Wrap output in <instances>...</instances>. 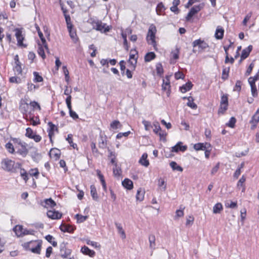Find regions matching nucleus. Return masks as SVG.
Instances as JSON below:
<instances>
[{"label": "nucleus", "instance_id": "obj_1", "mask_svg": "<svg viewBox=\"0 0 259 259\" xmlns=\"http://www.w3.org/2000/svg\"><path fill=\"white\" fill-rule=\"evenodd\" d=\"M211 151V146L210 144L207 143H199L195 144V156H197V160H199L203 158V154L204 157L208 159L209 157Z\"/></svg>", "mask_w": 259, "mask_h": 259}, {"label": "nucleus", "instance_id": "obj_2", "mask_svg": "<svg viewBox=\"0 0 259 259\" xmlns=\"http://www.w3.org/2000/svg\"><path fill=\"white\" fill-rule=\"evenodd\" d=\"M2 168L7 171L17 172L21 168V163L15 162L14 161L8 158L4 159L1 162Z\"/></svg>", "mask_w": 259, "mask_h": 259}, {"label": "nucleus", "instance_id": "obj_3", "mask_svg": "<svg viewBox=\"0 0 259 259\" xmlns=\"http://www.w3.org/2000/svg\"><path fill=\"white\" fill-rule=\"evenodd\" d=\"M42 241L41 240H31L22 244L26 250H30L32 253L39 254L40 253Z\"/></svg>", "mask_w": 259, "mask_h": 259}, {"label": "nucleus", "instance_id": "obj_4", "mask_svg": "<svg viewBox=\"0 0 259 259\" xmlns=\"http://www.w3.org/2000/svg\"><path fill=\"white\" fill-rule=\"evenodd\" d=\"M15 144H18L15 145V149L17 150V153L25 157L28 154V151L26 148V144L25 142H22L19 139H14L13 140Z\"/></svg>", "mask_w": 259, "mask_h": 259}, {"label": "nucleus", "instance_id": "obj_5", "mask_svg": "<svg viewBox=\"0 0 259 259\" xmlns=\"http://www.w3.org/2000/svg\"><path fill=\"white\" fill-rule=\"evenodd\" d=\"M138 58V52L136 49H131L128 62L131 65V68L133 70H135L136 67Z\"/></svg>", "mask_w": 259, "mask_h": 259}, {"label": "nucleus", "instance_id": "obj_6", "mask_svg": "<svg viewBox=\"0 0 259 259\" xmlns=\"http://www.w3.org/2000/svg\"><path fill=\"white\" fill-rule=\"evenodd\" d=\"M257 80H259V70L254 77H250L248 79V82L251 87V94L253 97H256L257 95V90L255 84V81Z\"/></svg>", "mask_w": 259, "mask_h": 259}, {"label": "nucleus", "instance_id": "obj_7", "mask_svg": "<svg viewBox=\"0 0 259 259\" xmlns=\"http://www.w3.org/2000/svg\"><path fill=\"white\" fill-rule=\"evenodd\" d=\"M96 25L94 26V28L101 33H106L109 32L110 30L109 26L107 25L106 23H103L101 21H97L95 22Z\"/></svg>", "mask_w": 259, "mask_h": 259}, {"label": "nucleus", "instance_id": "obj_8", "mask_svg": "<svg viewBox=\"0 0 259 259\" xmlns=\"http://www.w3.org/2000/svg\"><path fill=\"white\" fill-rule=\"evenodd\" d=\"M67 243L64 242L60 244V252L61 256L63 258H67L71 253V250L67 247Z\"/></svg>", "mask_w": 259, "mask_h": 259}, {"label": "nucleus", "instance_id": "obj_9", "mask_svg": "<svg viewBox=\"0 0 259 259\" xmlns=\"http://www.w3.org/2000/svg\"><path fill=\"white\" fill-rule=\"evenodd\" d=\"M156 28L154 24H151L148 29V34L147 36V39L148 40V38L151 40V44L154 46L156 44L155 41V34L156 33Z\"/></svg>", "mask_w": 259, "mask_h": 259}, {"label": "nucleus", "instance_id": "obj_10", "mask_svg": "<svg viewBox=\"0 0 259 259\" xmlns=\"http://www.w3.org/2000/svg\"><path fill=\"white\" fill-rule=\"evenodd\" d=\"M195 47H197L199 53L205 51L209 48L208 44L206 42L200 39L195 40Z\"/></svg>", "mask_w": 259, "mask_h": 259}, {"label": "nucleus", "instance_id": "obj_11", "mask_svg": "<svg viewBox=\"0 0 259 259\" xmlns=\"http://www.w3.org/2000/svg\"><path fill=\"white\" fill-rule=\"evenodd\" d=\"M187 149L186 145H183L182 142H179L176 145L171 147V152L178 153L180 151L185 152Z\"/></svg>", "mask_w": 259, "mask_h": 259}, {"label": "nucleus", "instance_id": "obj_12", "mask_svg": "<svg viewBox=\"0 0 259 259\" xmlns=\"http://www.w3.org/2000/svg\"><path fill=\"white\" fill-rule=\"evenodd\" d=\"M59 229L63 232H67L69 233H73L76 229L75 226H73L69 224H62Z\"/></svg>", "mask_w": 259, "mask_h": 259}, {"label": "nucleus", "instance_id": "obj_13", "mask_svg": "<svg viewBox=\"0 0 259 259\" xmlns=\"http://www.w3.org/2000/svg\"><path fill=\"white\" fill-rule=\"evenodd\" d=\"M162 89L163 91H167V94L168 96L170 93V85L169 76H166L165 79H163V83L162 84Z\"/></svg>", "mask_w": 259, "mask_h": 259}, {"label": "nucleus", "instance_id": "obj_14", "mask_svg": "<svg viewBox=\"0 0 259 259\" xmlns=\"http://www.w3.org/2000/svg\"><path fill=\"white\" fill-rule=\"evenodd\" d=\"M47 216L53 220H58L61 218L62 214L58 211L50 210L47 211Z\"/></svg>", "mask_w": 259, "mask_h": 259}, {"label": "nucleus", "instance_id": "obj_15", "mask_svg": "<svg viewBox=\"0 0 259 259\" xmlns=\"http://www.w3.org/2000/svg\"><path fill=\"white\" fill-rule=\"evenodd\" d=\"M15 32V36L17 38V43L19 46H23V41L24 40V37L22 35V32L20 28H15L14 30Z\"/></svg>", "mask_w": 259, "mask_h": 259}, {"label": "nucleus", "instance_id": "obj_16", "mask_svg": "<svg viewBox=\"0 0 259 259\" xmlns=\"http://www.w3.org/2000/svg\"><path fill=\"white\" fill-rule=\"evenodd\" d=\"M259 122V108L256 111L255 114L252 117L251 120L250 121V123L252 124L251 126V130H254Z\"/></svg>", "mask_w": 259, "mask_h": 259}, {"label": "nucleus", "instance_id": "obj_17", "mask_svg": "<svg viewBox=\"0 0 259 259\" xmlns=\"http://www.w3.org/2000/svg\"><path fill=\"white\" fill-rule=\"evenodd\" d=\"M42 206L46 208H53L56 205V202L51 198L46 199L44 202L41 203Z\"/></svg>", "mask_w": 259, "mask_h": 259}, {"label": "nucleus", "instance_id": "obj_18", "mask_svg": "<svg viewBox=\"0 0 259 259\" xmlns=\"http://www.w3.org/2000/svg\"><path fill=\"white\" fill-rule=\"evenodd\" d=\"M24 229H25L23 228L22 225H19L15 226L13 229V231L15 232L16 235L18 237H21L23 236V235H22L21 234L23 233Z\"/></svg>", "mask_w": 259, "mask_h": 259}, {"label": "nucleus", "instance_id": "obj_19", "mask_svg": "<svg viewBox=\"0 0 259 259\" xmlns=\"http://www.w3.org/2000/svg\"><path fill=\"white\" fill-rule=\"evenodd\" d=\"M81 252L85 255H88L91 257H93L95 255V252L93 250L90 249L88 247L83 246L81 248Z\"/></svg>", "mask_w": 259, "mask_h": 259}, {"label": "nucleus", "instance_id": "obj_20", "mask_svg": "<svg viewBox=\"0 0 259 259\" xmlns=\"http://www.w3.org/2000/svg\"><path fill=\"white\" fill-rule=\"evenodd\" d=\"M252 49V46L251 45H250L247 48L244 49L242 51L240 62H241L242 60L245 59L249 56L250 52L251 51Z\"/></svg>", "mask_w": 259, "mask_h": 259}, {"label": "nucleus", "instance_id": "obj_21", "mask_svg": "<svg viewBox=\"0 0 259 259\" xmlns=\"http://www.w3.org/2000/svg\"><path fill=\"white\" fill-rule=\"evenodd\" d=\"M148 154L146 153H144L140 158L139 162L142 165L148 167L149 165V162L147 159Z\"/></svg>", "mask_w": 259, "mask_h": 259}, {"label": "nucleus", "instance_id": "obj_22", "mask_svg": "<svg viewBox=\"0 0 259 259\" xmlns=\"http://www.w3.org/2000/svg\"><path fill=\"white\" fill-rule=\"evenodd\" d=\"M122 186L127 190H131L133 188V183L129 179L126 178L122 182Z\"/></svg>", "mask_w": 259, "mask_h": 259}, {"label": "nucleus", "instance_id": "obj_23", "mask_svg": "<svg viewBox=\"0 0 259 259\" xmlns=\"http://www.w3.org/2000/svg\"><path fill=\"white\" fill-rule=\"evenodd\" d=\"M193 87V84L191 82L188 81L185 84H183L182 86L180 87L179 88V90L182 93H185L187 91H189Z\"/></svg>", "mask_w": 259, "mask_h": 259}, {"label": "nucleus", "instance_id": "obj_24", "mask_svg": "<svg viewBox=\"0 0 259 259\" xmlns=\"http://www.w3.org/2000/svg\"><path fill=\"white\" fill-rule=\"evenodd\" d=\"M149 242V247L153 251L155 249V236L153 234H150L148 237Z\"/></svg>", "mask_w": 259, "mask_h": 259}, {"label": "nucleus", "instance_id": "obj_25", "mask_svg": "<svg viewBox=\"0 0 259 259\" xmlns=\"http://www.w3.org/2000/svg\"><path fill=\"white\" fill-rule=\"evenodd\" d=\"M165 10L166 7L164 6V5L162 2H160L157 4V7L156 8V11L157 15H163Z\"/></svg>", "mask_w": 259, "mask_h": 259}, {"label": "nucleus", "instance_id": "obj_26", "mask_svg": "<svg viewBox=\"0 0 259 259\" xmlns=\"http://www.w3.org/2000/svg\"><path fill=\"white\" fill-rule=\"evenodd\" d=\"M91 195L93 199L95 201H98L99 200V196L97 192L96 187L94 185L90 186Z\"/></svg>", "mask_w": 259, "mask_h": 259}, {"label": "nucleus", "instance_id": "obj_27", "mask_svg": "<svg viewBox=\"0 0 259 259\" xmlns=\"http://www.w3.org/2000/svg\"><path fill=\"white\" fill-rule=\"evenodd\" d=\"M106 136H105L104 137L100 135V140L99 141V146L100 148L105 149L107 146V140H106Z\"/></svg>", "mask_w": 259, "mask_h": 259}, {"label": "nucleus", "instance_id": "obj_28", "mask_svg": "<svg viewBox=\"0 0 259 259\" xmlns=\"http://www.w3.org/2000/svg\"><path fill=\"white\" fill-rule=\"evenodd\" d=\"M156 58V55L153 52H150L147 53L145 57L144 60L146 62H149L154 59Z\"/></svg>", "mask_w": 259, "mask_h": 259}, {"label": "nucleus", "instance_id": "obj_29", "mask_svg": "<svg viewBox=\"0 0 259 259\" xmlns=\"http://www.w3.org/2000/svg\"><path fill=\"white\" fill-rule=\"evenodd\" d=\"M38 35L41 40L42 45H43L44 48L46 50H49V48H48V45L46 42V40L45 37L44 36L43 33L40 31L39 28H38Z\"/></svg>", "mask_w": 259, "mask_h": 259}, {"label": "nucleus", "instance_id": "obj_30", "mask_svg": "<svg viewBox=\"0 0 259 259\" xmlns=\"http://www.w3.org/2000/svg\"><path fill=\"white\" fill-rule=\"evenodd\" d=\"M113 173L115 177L118 178L121 176L122 170L120 166L116 165L113 168Z\"/></svg>", "mask_w": 259, "mask_h": 259}, {"label": "nucleus", "instance_id": "obj_31", "mask_svg": "<svg viewBox=\"0 0 259 259\" xmlns=\"http://www.w3.org/2000/svg\"><path fill=\"white\" fill-rule=\"evenodd\" d=\"M224 32V29L222 28L218 27L215 33V38L218 39H222L223 37Z\"/></svg>", "mask_w": 259, "mask_h": 259}, {"label": "nucleus", "instance_id": "obj_32", "mask_svg": "<svg viewBox=\"0 0 259 259\" xmlns=\"http://www.w3.org/2000/svg\"><path fill=\"white\" fill-rule=\"evenodd\" d=\"M144 194H145V192L144 191H142L141 188L139 189L137 191V194H136L137 200L139 201H143L144 198Z\"/></svg>", "mask_w": 259, "mask_h": 259}, {"label": "nucleus", "instance_id": "obj_33", "mask_svg": "<svg viewBox=\"0 0 259 259\" xmlns=\"http://www.w3.org/2000/svg\"><path fill=\"white\" fill-rule=\"evenodd\" d=\"M75 218L77 220V223H81L85 221L88 219V217L87 215H82L81 214H76L75 215Z\"/></svg>", "mask_w": 259, "mask_h": 259}, {"label": "nucleus", "instance_id": "obj_34", "mask_svg": "<svg viewBox=\"0 0 259 259\" xmlns=\"http://www.w3.org/2000/svg\"><path fill=\"white\" fill-rule=\"evenodd\" d=\"M38 48L37 50V53L38 55L41 57L42 59L46 58V55L45 53V51L44 49V47L42 45H41L40 42L38 43Z\"/></svg>", "mask_w": 259, "mask_h": 259}, {"label": "nucleus", "instance_id": "obj_35", "mask_svg": "<svg viewBox=\"0 0 259 259\" xmlns=\"http://www.w3.org/2000/svg\"><path fill=\"white\" fill-rule=\"evenodd\" d=\"M115 225L118 230V233L119 234H121L122 238V239L125 238L126 235H125L124 230L122 229V227L121 224L119 223H115Z\"/></svg>", "mask_w": 259, "mask_h": 259}, {"label": "nucleus", "instance_id": "obj_36", "mask_svg": "<svg viewBox=\"0 0 259 259\" xmlns=\"http://www.w3.org/2000/svg\"><path fill=\"white\" fill-rule=\"evenodd\" d=\"M68 30L69 33V35L71 39H72L74 41H76L78 40V37L77 36L76 32L75 30H73V28L68 29Z\"/></svg>", "mask_w": 259, "mask_h": 259}, {"label": "nucleus", "instance_id": "obj_37", "mask_svg": "<svg viewBox=\"0 0 259 259\" xmlns=\"http://www.w3.org/2000/svg\"><path fill=\"white\" fill-rule=\"evenodd\" d=\"M170 166L174 170H177L179 171H182L183 168L180 166L178 165L175 161H171L170 163Z\"/></svg>", "mask_w": 259, "mask_h": 259}, {"label": "nucleus", "instance_id": "obj_38", "mask_svg": "<svg viewBox=\"0 0 259 259\" xmlns=\"http://www.w3.org/2000/svg\"><path fill=\"white\" fill-rule=\"evenodd\" d=\"M64 17L67 24V29H70L73 27V25L71 23V18L69 15L64 14Z\"/></svg>", "mask_w": 259, "mask_h": 259}, {"label": "nucleus", "instance_id": "obj_39", "mask_svg": "<svg viewBox=\"0 0 259 259\" xmlns=\"http://www.w3.org/2000/svg\"><path fill=\"white\" fill-rule=\"evenodd\" d=\"M156 70L158 75L161 76L163 73V69L161 63H158L156 65Z\"/></svg>", "mask_w": 259, "mask_h": 259}, {"label": "nucleus", "instance_id": "obj_40", "mask_svg": "<svg viewBox=\"0 0 259 259\" xmlns=\"http://www.w3.org/2000/svg\"><path fill=\"white\" fill-rule=\"evenodd\" d=\"M29 105L27 103L22 104L20 106V109L23 115L26 114L28 112Z\"/></svg>", "mask_w": 259, "mask_h": 259}, {"label": "nucleus", "instance_id": "obj_41", "mask_svg": "<svg viewBox=\"0 0 259 259\" xmlns=\"http://www.w3.org/2000/svg\"><path fill=\"white\" fill-rule=\"evenodd\" d=\"M33 74L34 75L33 81L34 82H39L43 81V78L37 72L34 71Z\"/></svg>", "mask_w": 259, "mask_h": 259}, {"label": "nucleus", "instance_id": "obj_42", "mask_svg": "<svg viewBox=\"0 0 259 259\" xmlns=\"http://www.w3.org/2000/svg\"><path fill=\"white\" fill-rule=\"evenodd\" d=\"M222 209L223 206L221 203H218L213 206V212L214 213H219L222 211Z\"/></svg>", "mask_w": 259, "mask_h": 259}, {"label": "nucleus", "instance_id": "obj_43", "mask_svg": "<svg viewBox=\"0 0 259 259\" xmlns=\"http://www.w3.org/2000/svg\"><path fill=\"white\" fill-rule=\"evenodd\" d=\"M6 148L10 153H13L15 151V148L11 142L7 143L5 145Z\"/></svg>", "mask_w": 259, "mask_h": 259}, {"label": "nucleus", "instance_id": "obj_44", "mask_svg": "<svg viewBox=\"0 0 259 259\" xmlns=\"http://www.w3.org/2000/svg\"><path fill=\"white\" fill-rule=\"evenodd\" d=\"M194 16V7L191 8L190 11L186 17V21H189Z\"/></svg>", "mask_w": 259, "mask_h": 259}, {"label": "nucleus", "instance_id": "obj_45", "mask_svg": "<svg viewBox=\"0 0 259 259\" xmlns=\"http://www.w3.org/2000/svg\"><path fill=\"white\" fill-rule=\"evenodd\" d=\"M184 209V207H183L181 205L180 206V209L176 210V211L175 219L183 216V215H184V212H183Z\"/></svg>", "mask_w": 259, "mask_h": 259}, {"label": "nucleus", "instance_id": "obj_46", "mask_svg": "<svg viewBox=\"0 0 259 259\" xmlns=\"http://www.w3.org/2000/svg\"><path fill=\"white\" fill-rule=\"evenodd\" d=\"M50 154L51 155H53L54 157H55L56 159H58L60 156V152L58 150H55L54 149H52L50 150Z\"/></svg>", "mask_w": 259, "mask_h": 259}, {"label": "nucleus", "instance_id": "obj_47", "mask_svg": "<svg viewBox=\"0 0 259 259\" xmlns=\"http://www.w3.org/2000/svg\"><path fill=\"white\" fill-rule=\"evenodd\" d=\"M86 243L88 245H91L95 248L100 247V245L98 243H97V242L91 241L90 240H89V239L86 240Z\"/></svg>", "mask_w": 259, "mask_h": 259}, {"label": "nucleus", "instance_id": "obj_48", "mask_svg": "<svg viewBox=\"0 0 259 259\" xmlns=\"http://www.w3.org/2000/svg\"><path fill=\"white\" fill-rule=\"evenodd\" d=\"M153 126L154 128L153 129V132L156 134H158V132L161 131V128L159 125V123L157 121H155L153 122Z\"/></svg>", "mask_w": 259, "mask_h": 259}, {"label": "nucleus", "instance_id": "obj_49", "mask_svg": "<svg viewBox=\"0 0 259 259\" xmlns=\"http://www.w3.org/2000/svg\"><path fill=\"white\" fill-rule=\"evenodd\" d=\"M30 120L31 122V124L33 126H36V125L40 124V121H39L38 117H37V116L35 117V119H34V117H30Z\"/></svg>", "mask_w": 259, "mask_h": 259}, {"label": "nucleus", "instance_id": "obj_50", "mask_svg": "<svg viewBox=\"0 0 259 259\" xmlns=\"http://www.w3.org/2000/svg\"><path fill=\"white\" fill-rule=\"evenodd\" d=\"M26 131V132L25 135L30 139H31L35 134V133H34L30 127L27 128Z\"/></svg>", "mask_w": 259, "mask_h": 259}, {"label": "nucleus", "instance_id": "obj_51", "mask_svg": "<svg viewBox=\"0 0 259 259\" xmlns=\"http://www.w3.org/2000/svg\"><path fill=\"white\" fill-rule=\"evenodd\" d=\"M188 102L187 105L191 107L192 109H194V99L192 97L190 96L188 98Z\"/></svg>", "mask_w": 259, "mask_h": 259}, {"label": "nucleus", "instance_id": "obj_52", "mask_svg": "<svg viewBox=\"0 0 259 259\" xmlns=\"http://www.w3.org/2000/svg\"><path fill=\"white\" fill-rule=\"evenodd\" d=\"M119 126H120V123L118 120H114L110 123V127L114 130L117 129Z\"/></svg>", "mask_w": 259, "mask_h": 259}, {"label": "nucleus", "instance_id": "obj_53", "mask_svg": "<svg viewBox=\"0 0 259 259\" xmlns=\"http://www.w3.org/2000/svg\"><path fill=\"white\" fill-rule=\"evenodd\" d=\"M228 104H221L220 107L218 111L219 114H224L225 111L227 109Z\"/></svg>", "mask_w": 259, "mask_h": 259}, {"label": "nucleus", "instance_id": "obj_54", "mask_svg": "<svg viewBox=\"0 0 259 259\" xmlns=\"http://www.w3.org/2000/svg\"><path fill=\"white\" fill-rule=\"evenodd\" d=\"M14 70L15 72V73L17 75H20L22 74V68L21 64H17V65H15Z\"/></svg>", "mask_w": 259, "mask_h": 259}, {"label": "nucleus", "instance_id": "obj_55", "mask_svg": "<svg viewBox=\"0 0 259 259\" xmlns=\"http://www.w3.org/2000/svg\"><path fill=\"white\" fill-rule=\"evenodd\" d=\"M21 78L18 77L12 76L9 78V81L11 83H19L21 82Z\"/></svg>", "mask_w": 259, "mask_h": 259}, {"label": "nucleus", "instance_id": "obj_56", "mask_svg": "<svg viewBox=\"0 0 259 259\" xmlns=\"http://www.w3.org/2000/svg\"><path fill=\"white\" fill-rule=\"evenodd\" d=\"M236 120L235 117H232L231 118L229 122L226 124V125L231 128H233L235 126Z\"/></svg>", "mask_w": 259, "mask_h": 259}, {"label": "nucleus", "instance_id": "obj_57", "mask_svg": "<svg viewBox=\"0 0 259 259\" xmlns=\"http://www.w3.org/2000/svg\"><path fill=\"white\" fill-rule=\"evenodd\" d=\"M69 115L70 117H71L74 119H76L78 118V116L77 114L74 111L72 110V107L69 108Z\"/></svg>", "mask_w": 259, "mask_h": 259}, {"label": "nucleus", "instance_id": "obj_58", "mask_svg": "<svg viewBox=\"0 0 259 259\" xmlns=\"http://www.w3.org/2000/svg\"><path fill=\"white\" fill-rule=\"evenodd\" d=\"M158 186L160 187H162V189L163 191H165L166 188V185L165 184L164 180L160 178L158 181Z\"/></svg>", "mask_w": 259, "mask_h": 259}, {"label": "nucleus", "instance_id": "obj_59", "mask_svg": "<svg viewBox=\"0 0 259 259\" xmlns=\"http://www.w3.org/2000/svg\"><path fill=\"white\" fill-rule=\"evenodd\" d=\"M35 231L32 229H29L28 230L27 229H25L23 233L21 234L22 235H23V236L26 235H34L35 234Z\"/></svg>", "mask_w": 259, "mask_h": 259}, {"label": "nucleus", "instance_id": "obj_60", "mask_svg": "<svg viewBox=\"0 0 259 259\" xmlns=\"http://www.w3.org/2000/svg\"><path fill=\"white\" fill-rule=\"evenodd\" d=\"M48 124L49 125L50 128L48 131H50L52 132L58 131V129L56 125L53 124L52 122L50 121L48 122Z\"/></svg>", "mask_w": 259, "mask_h": 259}, {"label": "nucleus", "instance_id": "obj_61", "mask_svg": "<svg viewBox=\"0 0 259 259\" xmlns=\"http://www.w3.org/2000/svg\"><path fill=\"white\" fill-rule=\"evenodd\" d=\"M204 3H199L198 5H195V14L202 10L204 7Z\"/></svg>", "mask_w": 259, "mask_h": 259}, {"label": "nucleus", "instance_id": "obj_62", "mask_svg": "<svg viewBox=\"0 0 259 259\" xmlns=\"http://www.w3.org/2000/svg\"><path fill=\"white\" fill-rule=\"evenodd\" d=\"M125 63L124 60H121L119 63L120 67L121 74L122 75H123L124 74V70L125 69Z\"/></svg>", "mask_w": 259, "mask_h": 259}, {"label": "nucleus", "instance_id": "obj_63", "mask_svg": "<svg viewBox=\"0 0 259 259\" xmlns=\"http://www.w3.org/2000/svg\"><path fill=\"white\" fill-rule=\"evenodd\" d=\"M226 206L231 208H236L237 206V202L231 201L230 202H227L226 203Z\"/></svg>", "mask_w": 259, "mask_h": 259}, {"label": "nucleus", "instance_id": "obj_64", "mask_svg": "<svg viewBox=\"0 0 259 259\" xmlns=\"http://www.w3.org/2000/svg\"><path fill=\"white\" fill-rule=\"evenodd\" d=\"M29 104L33 109L37 108L39 110L41 109L39 104L37 102L31 101Z\"/></svg>", "mask_w": 259, "mask_h": 259}]
</instances>
